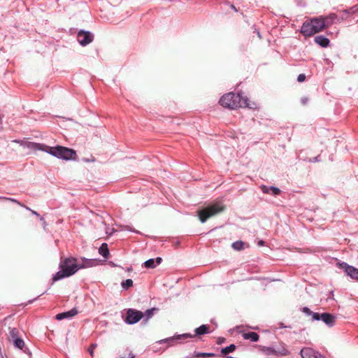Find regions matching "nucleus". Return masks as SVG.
<instances>
[{
    "mask_svg": "<svg viewBox=\"0 0 358 358\" xmlns=\"http://www.w3.org/2000/svg\"><path fill=\"white\" fill-rule=\"evenodd\" d=\"M96 260L95 259H87L85 261L83 265H78L75 259H66L61 264V271H58L53 276L52 280L55 282L64 278L71 276L80 268L94 266L96 265Z\"/></svg>",
    "mask_w": 358,
    "mask_h": 358,
    "instance_id": "f257e3e1",
    "label": "nucleus"
},
{
    "mask_svg": "<svg viewBox=\"0 0 358 358\" xmlns=\"http://www.w3.org/2000/svg\"><path fill=\"white\" fill-rule=\"evenodd\" d=\"M220 103L228 108L234 109L236 108L247 107L250 109H255L257 105L248 100L247 97H243L241 94H237L230 92L222 96L220 99Z\"/></svg>",
    "mask_w": 358,
    "mask_h": 358,
    "instance_id": "f03ea898",
    "label": "nucleus"
},
{
    "mask_svg": "<svg viewBox=\"0 0 358 358\" xmlns=\"http://www.w3.org/2000/svg\"><path fill=\"white\" fill-rule=\"evenodd\" d=\"M45 152L58 159L66 161L76 160L77 157L76 152L74 150L61 145H57L55 147L47 145Z\"/></svg>",
    "mask_w": 358,
    "mask_h": 358,
    "instance_id": "7ed1b4c3",
    "label": "nucleus"
},
{
    "mask_svg": "<svg viewBox=\"0 0 358 358\" xmlns=\"http://www.w3.org/2000/svg\"><path fill=\"white\" fill-rule=\"evenodd\" d=\"M224 210V206L221 201H216L198 212L201 222H205L208 218L216 215Z\"/></svg>",
    "mask_w": 358,
    "mask_h": 358,
    "instance_id": "20e7f679",
    "label": "nucleus"
},
{
    "mask_svg": "<svg viewBox=\"0 0 358 358\" xmlns=\"http://www.w3.org/2000/svg\"><path fill=\"white\" fill-rule=\"evenodd\" d=\"M302 312L306 315L311 317L312 321L322 320L324 324L330 327H333L335 324L336 317L331 314L327 313H324L322 314L315 313L311 311L310 309L308 307H303L302 308Z\"/></svg>",
    "mask_w": 358,
    "mask_h": 358,
    "instance_id": "39448f33",
    "label": "nucleus"
},
{
    "mask_svg": "<svg viewBox=\"0 0 358 358\" xmlns=\"http://www.w3.org/2000/svg\"><path fill=\"white\" fill-rule=\"evenodd\" d=\"M13 142L17 143L24 148H27L30 150H41L45 152L47 145L43 143H34L27 140H15Z\"/></svg>",
    "mask_w": 358,
    "mask_h": 358,
    "instance_id": "423d86ee",
    "label": "nucleus"
},
{
    "mask_svg": "<svg viewBox=\"0 0 358 358\" xmlns=\"http://www.w3.org/2000/svg\"><path fill=\"white\" fill-rule=\"evenodd\" d=\"M143 317L144 315L142 312L134 309H129L127 313L125 322L129 324H134L137 323Z\"/></svg>",
    "mask_w": 358,
    "mask_h": 358,
    "instance_id": "0eeeda50",
    "label": "nucleus"
},
{
    "mask_svg": "<svg viewBox=\"0 0 358 358\" xmlns=\"http://www.w3.org/2000/svg\"><path fill=\"white\" fill-rule=\"evenodd\" d=\"M337 265L339 268L343 269L346 274L352 279L358 280V268L350 266L345 262H338Z\"/></svg>",
    "mask_w": 358,
    "mask_h": 358,
    "instance_id": "6e6552de",
    "label": "nucleus"
},
{
    "mask_svg": "<svg viewBox=\"0 0 358 358\" xmlns=\"http://www.w3.org/2000/svg\"><path fill=\"white\" fill-rule=\"evenodd\" d=\"M78 41L83 45H87L93 40V35L90 31H80L78 34Z\"/></svg>",
    "mask_w": 358,
    "mask_h": 358,
    "instance_id": "1a4fd4ad",
    "label": "nucleus"
},
{
    "mask_svg": "<svg viewBox=\"0 0 358 358\" xmlns=\"http://www.w3.org/2000/svg\"><path fill=\"white\" fill-rule=\"evenodd\" d=\"M301 356L302 358H324L318 352L310 348H304L301 350Z\"/></svg>",
    "mask_w": 358,
    "mask_h": 358,
    "instance_id": "9d476101",
    "label": "nucleus"
},
{
    "mask_svg": "<svg viewBox=\"0 0 358 358\" xmlns=\"http://www.w3.org/2000/svg\"><path fill=\"white\" fill-rule=\"evenodd\" d=\"M301 34L305 36H310L316 34L311 20L305 22L301 29Z\"/></svg>",
    "mask_w": 358,
    "mask_h": 358,
    "instance_id": "9b49d317",
    "label": "nucleus"
},
{
    "mask_svg": "<svg viewBox=\"0 0 358 358\" xmlns=\"http://www.w3.org/2000/svg\"><path fill=\"white\" fill-rule=\"evenodd\" d=\"M194 337V335H192L190 334H183L180 335L174 336L173 337L167 338L164 340H161L159 341L160 343H167L169 345H172L174 343V341L180 340V339H185L188 338H192Z\"/></svg>",
    "mask_w": 358,
    "mask_h": 358,
    "instance_id": "f8f14e48",
    "label": "nucleus"
},
{
    "mask_svg": "<svg viewBox=\"0 0 358 358\" xmlns=\"http://www.w3.org/2000/svg\"><path fill=\"white\" fill-rule=\"evenodd\" d=\"M316 33L322 31L325 28V24L321 17L310 20Z\"/></svg>",
    "mask_w": 358,
    "mask_h": 358,
    "instance_id": "ddd939ff",
    "label": "nucleus"
},
{
    "mask_svg": "<svg viewBox=\"0 0 358 358\" xmlns=\"http://www.w3.org/2000/svg\"><path fill=\"white\" fill-rule=\"evenodd\" d=\"M77 313H78L77 310L73 308L67 312L57 314L56 315V319L58 320H62L66 319V318L69 319V318H71L72 317L75 316Z\"/></svg>",
    "mask_w": 358,
    "mask_h": 358,
    "instance_id": "4468645a",
    "label": "nucleus"
},
{
    "mask_svg": "<svg viewBox=\"0 0 358 358\" xmlns=\"http://www.w3.org/2000/svg\"><path fill=\"white\" fill-rule=\"evenodd\" d=\"M161 262V257H157L156 259H150L144 262V266L147 268H154Z\"/></svg>",
    "mask_w": 358,
    "mask_h": 358,
    "instance_id": "2eb2a0df",
    "label": "nucleus"
},
{
    "mask_svg": "<svg viewBox=\"0 0 358 358\" xmlns=\"http://www.w3.org/2000/svg\"><path fill=\"white\" fill-rule=\"evenodd\" d=\"M242 336L245 340H250L252 342H257L259 340V335L255 332H243Z\"/></svg>",
    "mask_w": 358,
    "mask_h": 358,
    "instance_id": "dca6fc26",
    "label": "nucleus"
},
{
    "mask_svg": "<svg viewBox=\"0 0 358 358\" xmlns=\"http://www.w3.org/2000/svg\"><path fill=\"white\" fill-rule=\"evenodd\" d=\"M315 42L323 48L327 47L329 44V40L323 36H316L315 38Z\"/></svg>",
    "mask_w": 358,
    "mask_h": 358,
    "instance_id": "f3484780",
    "label": "nucleus"
},
{
    "mask_svg": "<svg viewBox=\"0 0 358 358\" xmlns=\"http://www.w3.org/2000/svg\"><path fill=\"white\" fill-rule=\"evenodd\" d=\"M321 17L324 22L325 28H326V27H329V26H331L333 24L334 20L337 17V16L335 14H330L328 16Z\"/></svg>",
    "mask_w": 358,
    "mask_h": 358,
    "instance_id": "a211bd4d",
    "label": "nucleus"
},
{
    "mask_svg": "<svg viewBox=\"0 0 358 358\" xmlns=\"http://www.w3.org/2000/svg\"><path fill=\"white\" fill-rule=\"evenodd\" d=\"M208 332V327L206 324H203L195 329V335L198 336L203 335Z\"/></svg>",
    "mask_w": 358,
    "mask_h": 358,
    "instance_id": "6ab92c4d",
    "label": "nucleus"
},
{
    "mask_svg": "<svg viewBox=\"0 0 358 358\" xmlns=\"http://www.w3.org/2000/svg\"><path fill=\"white\" fill-rule=\"evenodd\" d=\"M99 252L103 257L106 258L109 255V251L106 243H103L99 249Z\"/></svg>",
    "mask_w": 358,
    "mask_h": 358,
    "instance_id": "aec40b11",
    "label": "nucleus"
},
{
    "mask_svg": "<svg viewBox=\"0 0 358 358\" xmlns=\"http://www.w3.org/2000/svg\"><path fill=\"white\" fill-rule=\"evenodd\" d=\"M13 344L15 348L22 350L24 346V342L22 339L16 338L13 340Z\"/></svg>",
    "mask_w": 358,
    "mask_h": 358,
    "instance_id": "412c9836",
    "label": "nucleus"
},
{
    "mask_svg": "<svg viewBox=\"0 0 358 358\" xmlns=\"http://www.w3.org/2000/svg\"><path fill=\"white\" fill-rule=\"evenodd\" d=\"M244 245L245 243L243 241H238L232 243V248L236 250H241L243 249Z\"/></svg>",
    "mask_w": 358,
    "mask_h": 358,
    "instance_id": "4be33fe9",
    "label": "nucleus"
},
{
    "mask_svg": "<svg viewBox=\"0 0 358 358\" xmlns=\"http://www.w3.org/2000/svg\"><path fill=\"white\" fill-rule=\"evenodd\" d=\"M121 285L123 289H127L128 288L133 286V280L131 279H127L125 281L122 282Z\"/></svg>",
    "mask_w": 358,
    "mask_h": 358,
    "instance_id": "5701e85b",
    "label": "nucleus"
},
{
    "mask_svg": "<svg viewBox=\"0 0 358 358\" xmlns=\"http://www.w3.org/2000/svg\"><path fill=\"white\" fill-rule=\"evenodd\" d=\"M236 349V346L234 344L230 345L222 349V353L224 355H227L229 352H233Z\"/></svg>",
    "mask_w": 358,
    "mask_h": 358,
    "instance_id": "b1692460",
    "label": "nucleus"
},
{
    "mask_svg": "<svg viewBox=\"0 0 358 358\" xmlns=\"http://www.w3.org/2000/svg\"><path fill=\"white\" fill-rule=\"evenodd\" d=\"M215 355L213 353H206V352H199L196 354V357H213Z\"/></svg>",
    "mask_w": 358,
    "mask_h": 358,
    "instance_id": "393cba45",
    "label": "nucleus"
},
{
    "mask_svg": "<svg viewBox=\"0 0 358 358\" xmlns=\"http://www.w3.org/2000/svg\"><path fill=\"white\" fill-rule=\"evenodd\" d=\"M154 310H155V309H149V310H147L145 312V313H143L144 317H146V320H149L152 317Z\"/></svg>",
    "mask_w": 358,
    "mask_h": 358,
    "instance_id": "a878e982",
    "label": "nucleus"
},
{
    "mask_svg": "<svg viewBox=\"0 0 358 358\" xmlns=\"http://www.w3.org/2000/svg\"><path fill=\"white\" fill-rule=\"evenodd\" d=\"M280 192V190L279 188L275 187H271V193L273 195H278Z\"/></svg>",
    "mask_w": 358,
    "mask_h": 358,
    "instance_id": "bb28decb",
    "label": "nucleus"
},
{
    "mask_svg": "<svg viewBox=\"0 0 358 358\" xmlns=\"http://www.w3.org/2000/svg\"><path fill=\"white\" fill-rule=\"evenodd\" d=\"M26 208H27V210H31V213H32L33 215H36L37 217H40V220L43 222V225H44V226L45 225V222L44 219H43V217H40L39 214H38L37 212H36V211H34V210H31V209H30L29 208H28V207H27Z\"/></svg>",
    "mask_w": 358,
    "mask_h": 358,
    "instance_id": "cd10ccee",
    "label": "nucleus"
},
{
    "mask_svg": "<svg viewBox=\"0 0 358 358\" xmlns=\"http://www.w3.org/2000/svg\"><path fill=\"white\" fill-rule=\"evenodd\" d=\"M261 189H262V192L265 194L271 193V187H267L266 185H262Z\"/></svg>",
    "mask_w": 358,
    "mask_h": 358,
    "instance_id": "c85d7f7f",
    "label": "nucleus"
},
{
    "mask_svg": "<svg viewBox=\"0 0 358 358\" xmlns=\"http://www.w3.org/2000/svg\"><path fill=\"white\" fill-rule=\"evenodd\" d=\"M278 354L281 355V356H286V355H289V351L287 349H285V348H282L281 350H280L278 352Z\"/></svg>",
    "mask_w": 358,
    "mask_h": 358,
    "instance_id": "c756f323",
    "label": "nucleus"
},
{
    "mask_svg": "<svg viewBox=\"0 0 358 358\" xmlns=\"http://www.w3.org/2000/svg\"><path fill=\"white\" fill-rule=\"evenodd\" d=\"M17 333V331L15 329H12L10 331V336L13 338V340L17 338L16 337Z\"/></svg>",
    "mask_w": 358,
    "mask_h": 358,
    "instance_id": "7c9ffc66",
    "label": "nucleus"
},
{
    "mask_svg": "<svg viewBox=\"0 0 358 358\" xmlns=\"http://www.w3.org/2000/svg\"><path fill=\"white\" fill-rule=\"evenodd\" d=\"M306 79V76L305 74H299L298 76V78H297V80L299 82V83H301V82H303Z\"/></svg>",
    "mask_w": 358,
    "mask_h": 358,
    "instance_id": "2f4dec72",
    "label": "nucleus"
},
{
    "mask_svg": "<svg viewBox=\"0 0 358 358\" xmlns=\"http://www.w3.org/2000/svg\"><path fill=\"white\" fill-rule=\"evenodd\" d=\"M96 345V344L92 345L90 349L89 350V352L91 356H93L94 349L95 348Z\"/></svg>",
    "mask_w": 358,
    "mask_h": 358,
    "instance_id": "473e14b6",
    "label": "nucleus"
},
{
    "mask_svg": "<svg viewBox=\"0 0 358 358\" xmlns=\"http://www.w3.org/2000/svg\"><path fill=\"white\" fill-rule=\"evenodd\" d=\"M301 102L303 105L306 104L308 102V97H302L301 99Z\"/></svg>",
    "mask_w": 358,
    "mask_h": 358,
    "instance_id": "72a5a7b5",
    "label": "nucleus"
},
{
    "mask_svg": "<svg viewBox=\"0 0 358 358\" xmlns=\"http://www.w3.org/2000/svg\"><path fill=\"white\" fill-rule=\"evenodd\" d=\"M126 227V229H127V230H129V231H133V232H136L134 229H131V228L130 227H129V226H127V227Z\"/></svg>",
    "mask_w": 358,
    "mask_h": 358,
    "instance_id": "f704fd0d",
    "label": "nucleus"
},
{
    "mask_svg": "<svg viewBox=\"0 0 358 358\" xmlns=\"http://www.w3.org/2000/svg\"><path fill=\"white\" fill-rule=\"evenodd\" d=\"M134 355L133 353H129V358H134Z\"/></svg>",
    "mask_w": 358,
    "mask_h": 358,
    "instance_id": "c9c22d12",
    "label": "nucleus"
},
{
    "mask_svg": "<svg viewBox=\"0 0 358 358\" xmlns=\"http://www.w3.org/2000/svg\"><path fill=\"white\" fill-rule=\"evenodd\" d=\"M259 245H264V242L263 241H260L258 243Z\"/></svg>",
    "mask_w": 358,
    "mask_h": 358,
    "instance_id": "e433bc0d",
    "label": "nucleus"
},
{
    "mask_svg": "<svg viewBox=\"0 0 358 358\" xmlns=\"http://www.w3.org/2000/svg\"><path fill=\"white\" fill-rule=\"evenodd\" d=\"M231 8L236 11V8H235V6L234 5H231Z\"/></svg>",
    "mask_w": 358,
    "mask_h": 358,
    "instance_id": "4c0bfd02",
    "label": "nucleus"
},
{
    "mask_svg": "<svg viewBox=\"0 0 358 358\" xmlns=\"http://www.w3.org/2000/svg\"><path fill=\"white\" fill-rule=\"evenodd\" d=\"M131 271V268H128V271Z\"/></svg>",
    "mask_w": 358,
    "mask_h": 358,
    "instance_id": "58836bf2",
    "label": "nucleus"
},
{
    "mask_svg": "<svg viewBox=\"0 0 358 358\" xmlns=\"http://www.w3.org/2000/svg\"><path fill=\"white\" fill-rule=\"evenodd\" d=\"M257 34H258V36H259V37H260V34H259V32H258V33H257Z\"/></svg>",
    "mask_w": 358,
    "mask_h": 358,
    "instance_id": "ea45409f",
    "label": "nucleus"
},
{
    "mask_svg": "<svg viewBox=\"0 0 358 358\" xmlns=\"http://www.w3.org/2000/svg\"><path fill=\"white\" fill-rule=\"evenodd\" d=\"M120 358H123V357H120Z\"/></svg>",
    "mask_w": 358,
    "mask_h": 358,
    "instance_id": "a19ab883",
    "label": "nucleus"
}]
</instances>
